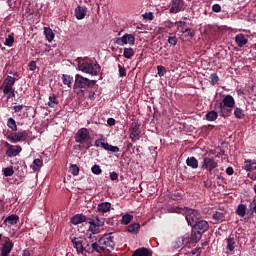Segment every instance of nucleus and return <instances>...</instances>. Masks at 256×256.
I'll return each mask as SVG.
<instances>
[{"label":"nucleus","instance_id":"obj_1","mask_svg":"<svg viewBox=\"0 0 256 256\" xmlns=\"http://www.w3.org/2000/svg\"><path fill=\"white\" fill-rule=\"evenodd\" d=\"M233 107H235V98L230 94L224 96L222 101H217L214 104L215 111H217L220 117H223L224 119L233 113Z\"/></svg>","mask_w":256,"mask_h":256},{"label":"nucleus","instance_id":"obj_2","mask_svg":"<svg viewBox=\"0 0 256 256\" xmlns=\"http://www.w3.org/2000/svg\"><path fill=\"white\" fill-rule=\"evenodd\" d=\"M78 69L82 71V73H87L88 75H92L95 77L101 71V66L97 62L91 61L87 58H78Z\"/></svg>","mask_w":256,"mask_h":256},{"label":"nucleus","instance_id":"obj_3","mask_svg":"<svg viewBox=\"0 0 256 256\" xmlns=\"http://www.w3.org/2000/svg\"><path fill=\"white\" fill-rule=\"evenodd\" d=\"M98 243L102 245V249H104V253H111L115 249V237L113 234H105Z\"/></svg>","mask_w":256,"mask_h":256},{"label":"nucleus","instance_id":"obj_4","mask_svg":"<svg viewBox=\"0 0 256 256\" xmlns=\"http://www.w3.org/2000/svg\"><path fill=\"white\" fill-rule=\"evenodd\" d=\"M96 83L97 81L85 78L81 74L75 75V87L78 89H91L95 87Z\"/></svg>","mask_w":256,"mask_h":256},{"label":"nucleus","instance_id":"obj_5","mask_svg":"<svg viewBox=\"0 0 256 256\" xmlns=\"http://www.w3.org/2000/svg\"><path fill=\"white\" fill-rule=\"evenodd\" d=\"M72 245L78 254L87 256V253H91V247H89V244H83L81 238H73Z\"/></svg>","mask_w":256,"mask_h":256},{"label":"nucleus","instance_id":"obj_6","mask_svg":"<svg viewBox=\"0 0 256 256\" xmlns=\"http://www.w3.org/2000/svg\"><path fill=\"white\" fill-rule=\"evenodd\" d=\"M199 219H201V214H199V211L194 209H187L186 220L190 227H195V225H197L199 222Z\"/></svg>","mask_w":256,"mask_h":256},{"label":"nucleus","instance_id":"obj_7","mask_svg":"<svg viewBox=\"0 0 256 256\" xmlns=\"http://www.w3.org/2000/svg\"><path fill=\"white\" fill-rule=\"evenodd\" d=\"M90 139L91 134L87 128H80L75 135L76 143H80L81 145H83V143H87Z\"/></svg>","mask_w":256,"mask_h":256},{"label":"nucleus","instance_id":"obj_8","mask_svg":"<svg viewBox=\"0 0 256 256\" xmlns=\"http://www.w3.org/2000/svg\"><path fill=\"white\" fill-rule=\"evenodd\" d=\"M218 166L219 163H217L215 158L204 157L202 160L201 169H205L206 171H209V173H211V171H213V169H217Z\"/></svg>","mask_w":256,"mask_h":256},{"label":"nucleus","instance_id":"obj_9","mask_svg":"<svg viewBox=\"0 0 256 256\" xmlns=\"http://www.w3.org/2000/svg\"><path fill=\"white\" fill-rule=\"evenodd\" d=\"M94 145L95 147H101L102 149H105V151H111L112 153H119V148L117 146H113L105 142V139L103 138L95 140Z\"/></svg>","mask_w":256,"mask_h":256},{"label":"nucleus","instance_id":"obj_10","mask_svg":"<svg viewBox=\"0 0 256 256\" xmlns=\"http://www.w3.org/2000/svg\"><path fill=\"white\" fill-rule=\"evenodd\" d=\"M27 137H29L27 131H22L10 134L8 139L11 141V143H19L21 141H27Z\"/></svg>","mask_w":256,"mask_h":256},{"label":"nucleus","instance_id":"obj_11","mask_svg":"<svg viewBox=\"0 0 256 256\" xmlns=\"http://www.w3.org/2000/svg\"><path fill=\"white\" fill-rule=\"evenodd\" d=\"M175 25H178L181 33H185L189 29L187 25H193V20L189 17H182L179 21L175 22Z\"/></svg>","mask_w":256,"mask_h":256},{"label":"nucleus","instance_id":"obj_12","mask_svg":"<svg viewBox=\"0 0 256 256\" xmlns=\"http://www.w3.org/2000/svg\"><path fill=\"white\" fill-rule=\"evenodd\" d=\"M185 7V1L183 0H172L170 4V13H179Z\"/></svg>","mask_w":256,"mask_h":256},{"label":"nucleus","instance_id":"obj_13","mask_svg":"<svg viewBox=\"0 0 256 256\" xmlns=\"http://www.w3.org/2000/svg\"><path fill=\"white\" fill-rule=\"evenodd\" d=\"M119 45H135V36L133 34H124L119 39Z\"/></svg>","mask_w":256,"mask_h":256},{"label":"nucleus","instance_id":"obj_14","mask_svg":"<svg viewBox=\"0 0 256 256\" xmlns=\"http://www.w3.org/2000/svg\"><path fill=\"white\" fill-rule=\"evenodd\" d=\"M192 227L195 229V231L205 233V231L209 229V222L205 220H198V222Z\"/></svg>","mask_w":256,"mask_h":256},{"label":"nucleus","instance_id":"obj_15","mask_svg":"<svg viewBox=\"0 0 256 256\" xmlns=\"http://www.w3.org/2000/svg\"><path fill=\"white\" fill-rule=\"evenodd\" d=\"M88 223H89V230L93 235H97V233H101V224L95 223V219L93 218H88Z\"/></svg>","mask_w":256,"mask_h":256},{"label":"nucleus","instance_id":"obj_16","mask_svg":"<svg viewBox=\"0 0 256 256\" xmlns=\"http://www.w3.org/2000/svg\"><path fill=\"white\" fill-rule=\"evenodd\" d=\"M13 251V242L6 241L1 248V256H9Z\"/></svg>","mask_w":256,"mask_h":256},{"label":"nucleus","instance_id":"obj_17","mask_svg":"<svg viewBox=\"0 0 256 256\" xmlns=\"http://www.w3.org/2000/svg\"><path fill=\"white\" fill-rule=\"evenodd\" d=\"M130 139L133 143L141 139V136H139V126H137V124L130 128Z\"/></svg>","mask_w":256,"mask_h":256},{"label":"nucleus","instance_id":"obj_18","mask_svg":"<svg viewBox=\"0 0 256 256\" xmlns=\"http://www.w3.org/2000/svg\"><path fill=\"white\" fill-rule=\"evenodd\" d=\"M7 146L10 147L6 151L7 157H17V155H19V153H21V151H23V148H21V146H16V149L13 148V146L9 145V143H7Z\"/></svg>","mask_w":256,"mask_h":256},{"label":"nucleus","instance_id":"obj_19","mask_svg":"<svg viewBox=\"0 0 256 256\" xmlns=\"http://www.w3.org/2000/svg\"><path fill=\"white\" fill-rule=\"evenodd\" d=\"M97 211L98 213H102L103 215H105V213H109V211H111V203L102 202L98 204Z\"/></svg>","mask_w":256,"mask_h":256},{"label":"nucleus","instance_id":"obj_20","mask_svg":"<svg viewBox=\"0 0 256 256\" xmlns=\"http://www.w3.org/2000/svg\"><path fill=\"white\" fill-rule=\"evenodd\" d=\"M132 256H153V251L145 247H142V248L136 249L132 254Z\"/></svg>","mask_w":256,"mask_h":256},{"label":"nucleus","instance_id":"obj_21","mask_svg":"<svg viewBox=\"0 0 256 256\" xmlns=\"http://www.w3.org/2000/svg\"><path fill=\"white\" fill-rule=\"evenodd\" d=\"M85 221H87V216L83 214H76L71 218L73 225H80V223H85Z\"/></svg>","mask_w":256,"mask_h":256},{"label":"nucleus","instance_id":"obj_22","mask_svg":"<svg viewBox=\"0 0 256 256\" xmlns=\"http://www.w3.org/2000/svg\"><path fill=\"white\" fill-rule=\"evenodd\" d=\"M244 169H245V171H248V173H253V171H256L255 160H245L244 161Z\"/></svg>","mask_w":256,"mask_h":256},{"label":"nucleus","instance_id":"obj_23","mask_svg":"<svg viewBox=\"0 0 256 256\" xmlns=\"http://www.w3.org/2000/svg\"><path fill=\"white\" fill-rule=\"evenodd\" d=\"M74 13L76 19L81 20L85 19V16L87 15V10H85V8H83L82 6H78L75 8Z\"/></svg>","mask_w":256,"mask_h":256},{"label":"nucleus","instance_id":"obj_24","mask_svg":"<svg viewBox=\"0 0 256 256\" xmlns=\"http://www.w3.org/2000/svg\"><path fill=\"white\" fill-rule=\"evenodd\" d=\"M186 165L191 167V169H197L199 167V161L195 157H188L186 159Z\"/></svg>","mask_w":256,"mask_h":256},{"label":"nucleus","instance_id":"obj_25","mask_svg":"<svg viewBox=\"0 0 256 256\" xmlns=\"http://www.w3.org/2000/svg\"><path fill=\"white\" fill-rule=\"evenodd\" d=\"M235 41H236L238 47H243V46L247 45V41H248V40H247V38L245 37V35H243V34H238V35H236V37H235Z\"/></svg>","mask_w":256,"mask_h":256},{"label":"nucleus","instance_id":"obj_26","mask_svg":"<svg viewBox=\"0 0 256 256\" xmlns=\"http://www.w3.org/2000/svg\"><path fill=\"white\" fill-rule=\"evenodd\" d=\"M3 93L7 95V99H13L15 97V89L11 86H4Z\"/></svg>","mask_w":256,"mask_h":256},{"label":"nucleus","instance_id":"obj_27","mask_svg":"<svg viewBox=\"0 0 256 256\" xmlns=\"http://www.w3.org/2000/svg\"><path fill=\"white\" fill-rule=\"evenodd\" d=\"M19 222V216L12 214L8 216L5 220L4 223H8V225H17Z\"/></svg>","mask_w":256,"mask_h":256},{"label":"nucleus","instance_id":"obj_28","mask_svg":"<svg viewBox=\"0 0 256 256\" xmlns=\"http://www.w3.org/2000/svg\"><path fill=\"white\" fill-rule=\"evenodd\" d=\"M44 35L49 43L55 39V33L51 28L44 27Z\"/></svg>","mask_w":256,"mask_h":256},{"label":"nucleus","instance_id":"obj_29","mask_svg":"<svg viewBox=\"0 0 256 256\" xmlns=\"http://www.w3.org/2000/svg\"><path fill=\"white\" fill-rule=\"evenodd\" d=\"M59 105V100L57 99V96L55 94H52L49 96L48 101V107H51V109L57 107Z\"/></svg>","mask_w":256,"mask_h":256},{"label":"nucleus","instance_id":"obj_30","mask_svg":"<svg viewBox=\"0 0 256 256\" xmlns=\"http://www.w3.org/2000/svg\"><path fill=\"white\" fill-rule=\"evenodd\" d=\"M139 229H141L139 223H133L127 226V231L132 234L139 233Z\"/></svg>","mask_w":256,"mask_h":256},{"label":"nucleus","instance_id":"obj_31","mask_svg":"<svg viewBox=\"0 0 256 256\" xmlns=\"http://www.w3.org/2000/svg\"><path fill=\"white\" fill-rule=\"evenodd\" d=\"M217 117H219V112L212 110L206 114V121H216Z\"/></svg>","mask_w":256,"mask_h":256},{"label":"nucleus","instance_id":"obj_32","mask_svg":"<svg viewBox=\"0 0 256 256\" xmlns=\"http://www.w3.org/2000/svg\"><path fill=\"white\" fill-rule=\"evenodd\" d=\"M236 213L239 217H243L247 213V206L245 204H240L237 206Z\"/></svg>","mask_w":256,"mask_h":256},{"label":"nucleus","instance_id":"obj_33","mask_svg":"<svg viewBox=\"0 0 256 256\" xmlns=\"http://www.w3.org/2000/svg\"><path fill=\"white\" fill-rule=\"evenodd\" d=\"M90 249H91L90 253H93V251H96V253H100V254L105 252V249H103L102 245L95 242L91 244Z\"/></svg>","mask_w":256,"mask_h":256},{"label":"nucleus","instance_id":"obj_34","mask_svg":"<svg viewBox=\"0 0 256 256\" xmlns=\"http://www.w3.org/2000/svg\"><path fill=\"white\" fill-rule=\"evenodd\" d=\"M235 246H236L235 238L233 237L228 238L226 249H228V251H235Z\"/></svg>","mask_w":256,"mask_h":256},{"label":"nucleus","instance_id":"obj_35","mask_svg":"<svg viewBox=\"0 0 256 256\" xmlns=\"http://www.w3.org/2000/svg\"><path fill=\"white\" fill-rule=\"evenodd\" d=\"M31 167L33 171H39L41 167H43V162L41 161V159H35Z\"/></svg>","mask_w":256,"mask_h":256},{"label":"nucleus","instance_id":"obj_36","mask_svg":"<svg viewBox=\"0 0 256 256\" xmlns=\"http://www.w3.org/2000/svg\"><path fill=\"white\" fill-rule=\"evenodd\" d=\"M123 55L125 59H131L133 55H135V51L133 50V48H124Z\"/></svg>","mask_w":256,"mask_h":256},{"label":"nucleus","instance_id":"obj_37","mask_svg":"<svg viewBox=\"0 0 256 256\" xmlns=\"http://www.w3.org/2000/svg\"><path fill=\"white\" fill-rule=\"evenodd\" d=\"M15 85V78L7 76L4 80V87H13Z\"/></svg>","mask_w":256,"mask_h":256},{"label":"nucleus","instance_id":"obj_38","mask_svg":"<svg viewBox=\"0 0 256 256\" xmlns=\"http://www.w3.org/2000/svg\"><path fill=\"white\" fill-rule=\"evenodd\" d=\"M234 117H236V119H243L245 117V112H243V109L241 108H235Z\"/></svg>","mask_w":256,"mask_h":256},{"label":"nucleus","instance_id":"obj_39","mask_svg":"<svg viewBox=\"0 0 256 256\" xmlns=\"http://www.w3.org/2000/svg\"><path fill=\"white\" fill-rule=\"evenodd\" d=\"M7 126L9 129H12V131H17V122H15V119L8 118Z\"/></svg>","mask_w":256,"mask_h":256},{"label":"nucleus","instance_id":"obj_40","mask_svg":"<svg viewBox=\"0 0 256 256\" xmlns=\"http://www.w3.org/2000/svg\"><path fill=\"white\" fill-rule=\"evenodd\" d=\"M131 221H133V215L125 214L122 216V224L123 225H129Z\"/></svg>","mask_w":256,"mask_h":256},{"label":"nucleus","instance_id":"obj_41","mask_svg":"<svg viewBox=\"0 0 256 256\" xmlns=\"http://www.w3.org/2000/svg\"><path fill=\"white\" fill-rule=\"evenodd\" d=\"M212 218L215 220V221H225V213L223 212H216L213 214Z\"/></svg>","mask_w":256,"mask_h":256},{"label":"nucleus","instance_id":"obj_42","mask_svg":"<svg viewBox=\"0 0 256 256\" xmlns=\"http://www.w3.org/2000/svg\"><path fill=\"white\" fill-rule=\"evenodd\" d=\"M62 81H63L64 85H67L68 87H71V83H73V77L64 74L62 76Z\"/></svg>","mask_w":256,"mask_h":256},{"label":"nucleus","instance_id":"obj_43","mask_svg":"<svg viewBox=\"0 0 256 256\" xmlns=\"http://www.w3.org/2000/svg\"><path fill=\"white\" fill-rule=\"evenodd\" d=\"M15 171L13 170V167H6L3 169V175L5 177H13Z\"/></svg>","mask_w":256,"mask_h":256},{"label":"nucleus","instance_id":"obj_44","mask_svg":"<svg viewBox=\"0 0 256 256\" xmlns=\"http://www.w3.org/2000/svg\"><path fill=\"white\" fill-rule=\"evenodd\" d=\"M13 43H15V38L13 35H8L5 39L4 45H6V47H13Z\"/></svg>","mask_w":256,"mask_h":256},{"label":"nucleus","instance_id":"obj_45","mask_svg":"<svg viewBox=\"0 0 256 256\" xmlns=\"http://www.w3.org/2000/svg\"><path fill=\"white\" fill-rule=\"evenodd\" d=\"M201 237H203V232L196 230L192 239L193 243H199V241H201Z\"/></svg>","mask_w":256,"mask_h":256},{"label":"nucleus","instance_id":"obj_46","mask_svg":"<svg viewBox=\"0 0 256 256\" xmlns=\"http://www.w3.org/2000/svg\"><path fill=\"white\" fill-rule=\"evenodd\" d=\"M91 171L94 175H101V173H103V170H101V166L97 164L92 166Z\"/></svg>","mask_w":256,"mask_h":256},{"label":"nucleus","instance_id":"obj_47","mask_svg":"<svg viewBox=\"0 0 256 256\" xmlns=\"http://www.w3.org/2000/svg\"><path fill=\"white\" fill-rule=\"evenodd\" d=\"M177 36H175V34H170L169 37H168V43L169 45H177Z\"/></svg>","mask_w":256,"mask_h":256},{"label":"nucleus","instance_id":"obj_48","mask_svg":"<svg viewBox=\"0 0 256 256\" xmlns=\"http://www.w3.org/2000/svg\"><path fill=\"white\" fill-rule=\"evenodd\" d=\"M118 71H119V77L127 76V69H125V67L121 66V64H118Z\"/></svg>","mask_w":256,"mask_h":256},{"label":"nucleus","instance_id":"obj_49","mask_svg":"<svg viewBox=\"0 0 256 256\" xmlns=\"http://www.w3.org/2000/svg\"><path fill=\"white\" fill-rule=\"evenodd\" d=\"M210 79L213 85H217V83H219V76L217 75V73H212L210 75Z\"/></svg>","mask_w":256,"mask_h":256},{"label":"nucleus","instance_id":"obj_50","mask_svg":"<svg viewBox=\"0 0 256 256\" xmlns=\"http://www.w3.org/2000/svg\"><path fill=\"white\" fill-rule=\"evenodd\" d=\"M184 33H185V37H186L187 41H191V39L193 37H195V32L191 31L190 28H188V31H186Z\"/></svg>","mask_w":256,"mask_h":256},{"label":"nucleus","instance_id":"obj_51","mask_svg":"<svg viewBox=\"0 0 256 256\" xmlns=\"http://www.w3.org/2000/svg\"><path fill=\"white\" fill-rule=\"evenodd\" d=\"M157 71L160 77H163L165 73H167V69H165V66H161V65L157 66Z\"/></svg>","mask_w":256,"mask_h":256},{"label":"nucleus","instance_id":"obj_52","mask_svg":"<svg viewBox=\"0 0 256 256\" xmlns=\"http://www.w3.org/2000/svg\"><path fill=\"white\" fill-rule=\"evenodd\" d=\"M70 173H72V175H79V166L73 164L70 166Z\"/></svg>","mask_w":256,"mask_h":256},{"label":"nucleus","instance_id":"obj_53","mask_svg":"<svg viewBox=\"0 0 256 256\" xmlns=\"http://www.w3.org/2000/svg\"><path fill=\"white\" fill-rule=\"evenodd\" d=\"M182 198L183 197L181 196V194L179 192H177L171 196V199H173V201H181Z\"/></svg>","mask_w":256,"mask_h":256},{"label":"nucleus","instance_id":"obj_54","mask_svg":"<svg viewBox=\"0 0 256 256\" xmlns=\"http://www.w3.org/2000/svg\"><path fill=\"white\" fill-rule=\"evenodd\" d=\"M212 11H213L214 13H221V5H219V4H214V5L212 6Z\"/></svg>","mask_w":256,"mask_h":256},{"label":"nucleus","instance_id":"obj_55","mask_svg":"<svg viewBox=\"0 0 256 256\" xmlns=\"http://www.w3.org/2000/svg\"><path fill=\"white\" fill-rule=\"evenodd\" d=\"M28 67L30 71H35L37 69V63H35V61H31L29 62Z\"/></svg>","mask_w":256,"mask_h":256},{"label":"nucleus","instance_id":"obj_56","mask_svg":"<svg viewBox=\"0 0 256 256\" xmlns=\"http://www.w3.org/2000/svg\"><path fill=\"white\" fill-rule=\"evenodd\" d=\"M250 211H253L256 214V200L253 199V201L249 205Z\"/></svg>","mask_w":256,"mask_h":256},{"label":"nucleus","instance_id":"obj_57","mask_svg":"<svg viewBox=\"0 0 256 256\" xmlns=\"http://www.w3.org/2000/svg\"><path fill=\"white\" fill-rule=\"evenodd\" d=\"M155 16H153L152 12H148L144 14V19H148L149 21H153Z\"/></svg>","mask_w":256,"mask_h":256},{"label":"nucleus","instance_id":"obj_58","mask_svg":"<svg viewBox=\"0 0 256 256\" xmlns=\"http://www.w3.org/2000/svg\"><path fill=\"white\" fill-rule=\"evenodd\" d=\"M110 179L111 181H117V179H119V174H117V172H111Z\"/></svg>","mask_w":256,"mask_h":256},{"label":"nucleus","instance_id":"obj_59","mask_svg":"<svg viewBox=\"0 0 256 256\" xmlns=\"http://www.w3.org/2000/svg\"><path fill=\"white\" fill-rule=\"evenodd\" d=\"M201 251H202V248H201V247L195 248V249L192 251V255L199 256V255H201Z\"/></svg>","mask_w":256,"mask_h":256},{"label":"nucleus","instance_id":"obj_60","mask_svg":"<svg viewBox=\"0 0 256 256\" xmlns=\"http://www.w3.org/2000/svg\"><path fill=\"white\" fill-rule=\"evenodd\" d=\"M94 221H95L96 225H101V227H103V225H105V222L103 220L99 219V217H96L94 219Z\"/></svg>","mask_w":256,"mask_h":256},{"label":"nucleus","instance_id":"obj_61","mask_svg":"<svg viewBox=\"0 0 256 256\" xmlns=\"http://www.w3.org/2000/svg\"><path fill=\"white\" fill-rule=\"evenodd\" d=\"M20 111H23V105L14 106V112L15 113H20Z\"/></svg>","mask_w":256,"mask_h":256},{"label":"nucleus","instance_id":"obj_62","mask_svg":"<svg viewBox=\"0 0 256 256\" xmlns=\"http://www.w3.org/2000/svg\"><path fill=\"white\" fill-rule=\"evenodd\" d=\"M88 97L90 101H95V91L91 90Z\"/></svg>","mask_w":256,"mask_h":256},{"label":"nucleus","instance_id":"obj_63","mask_svg":"<svg viewBox=\"0 0 256 256\" xmlns=\"http://www.w3.org/2000/svg\"><path fill=\"white\" fill-rule=\"evenodd\" d=\"M226 173L227 175H233V173H235V170H233V167H228L226 169Z\"/></svg>","mask_w":256,"mask_h":256},{"label":"nucleus","instance_id":"obj_64","mask_svg":"<svg viewBox=\"0 0 256 256\" xmlns=\"http://www.w3.org/2000/svg\"><path fill=\"white\" fill-rule=\"evenodd\" d=\"M248 177H249L250 179H252V181H256V173H253V174L249 173V174H248Z\"/></svg>","mask_w":256,"mask_h":256}]
</instances>
